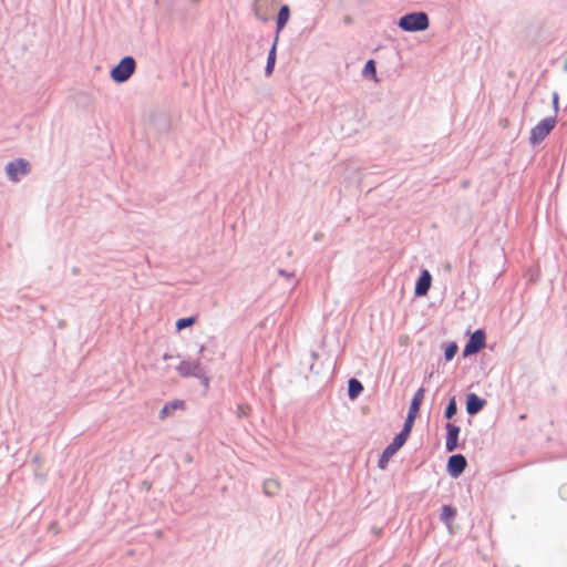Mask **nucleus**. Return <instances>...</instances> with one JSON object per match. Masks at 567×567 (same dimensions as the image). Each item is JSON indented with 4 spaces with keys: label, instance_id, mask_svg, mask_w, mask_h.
<instances>
[{
    "label": "nucleus",
    "instance_id": "1",
    "mask_svg": "<svg viewBox=\"0 0 567 567\" xmlns=\"http://www.w3.org/2000/svg\"><path fill=\"white\" fill-rule=\"evenodd\" d=\"M398 25L408 32L423 31L429 28V18L424 12H413L400 18Z\"/></svg>",
    "mask_w": 567,
    "mask_h": 567
},
{
    "label": "nucleus",
    "instance_id": "2",
    "mask_svg": "<svg viewBox=\"0 0 567 567\" xmlns=\"http://www.w3.org/2000/svg\"><path fill=\"white\" fill-rule=\"evenodd\" d=\"M135 61L131 56H125L111 71V78L117 83L125 82L135 71Z\"/></svg>",
    "mask_w": 567,
    "mask_h": 567
},
{
    "label": "nucleus",
    "instance_id": "3",
    "mask_svg": "<svg viewBox=\"0 0 567 567\" xmlns=\"http://www.w3.org/2000/svg\"><path fill=\"white\" fill-rule=\"evenodd\" d=\"M555 125V117L540 121L530 132V143L534 145L540 143L551 132Z\"/></svg>",
    "mask_w": 567,
    "mask_h": 567
},
{
    "label": "nucleus",
    "instance_id": "4",
    "mask_svg": "<svg viewBox=\"0 0 567 567\" xmlns=\"http://www.w3.org/2000/svg\"><path fill=\"white\" fill-rule=\"evenodd\" d=\"M278 4L277 0H255L254 10L256 17L261 21H268Z\"/></svg>",
    "mask_w": 567,
    "mask_h": 567
},
{
    "label": "nucleus",
    "instance_id": "5",
    "mask_svg": "<svg viewBox=\"0 0 567 567\" xmlns=\"http://www.w3.org/2000/svg\"><path fill=\"white\" fill-rule=\"evenodd\" d=\"M486 336L483 330H476L470 338L468 342L465 344L463 354L471 355L480 350L484 349L486 346Z\"/></svg>",
    "mask_w": 567,
    "mask_h": 567
},
{
    "label": "nucleus",
    "instance_id": "6",
    "mask_svg": "<svg viewBox=\"0 0 567 567\" xmlns=\"http://www.w3.org/2000/svg\"><path fill=\"white\" fill-rule=\"evenodd\" d=\"M29 172V164L27 161L19 158L7 165V174L9 178L17 182L20 176L25 175Z\"/></svg>",
    "mask_w": 567,
    "mask_h": 567
},
{
    "label": "nucleus",
    "instance_id": "7",
    "mask_svg": "<svg viewBox=\"0 0 567 567\" xmlns=\"http://www.w3.org/2000/svg\"><path fill=\"white\" fill-rule=\"evenodd\" d=\"M200 370V361L197 359L184 360L177 365V372L184 378L198 377Z\"/></svg>",
    "mask_w": 567,
    "mask_h": 567
},
{
    "label": "nucleus",
    "instance_id": "8",
    "mask_svg": "<svg viewBox=\"0 0 567 567\" xmlns=\"http://www.w3.org/2000/svg\"><path fill=\"white\" fill-rule=\"evenodd\" d=\"M405 444V441H403L401 437L395 436L390 445L385 447L383 451L380 460H379V467L385 468L389 460Z\"/></svg>",
    "mask_w": 567,
    "mask_h": 567
},
{
    "label": "nucleus",
    "instance_id": "9",
    "mask_svg": "<svg viewBox=\"0 0 567 567\" xmlns=\"http://www.w3.org/2000/svg\"><path fill=\"white\" fill-rule=\"evenodd\" d=\"M465 467H466V460L463 455L455 454L449 458L447 470L452 476H454V477L458 476L465 470Z\"/></svg>",
    "mask_w": 567,
    "mask_h": 567
},
{
    "label": "nucleus",
    "instance_id": "10",
    "mask_svg": "<svg viewBox=\"0 0 567 567\" xmlns=\"http://www.w3.org/2000/svg\"><path fill=\"white\" fill-rule=\"evenodd\" d=\"M446 430L447 435L445 446L449 452H453L457 447L460 427L452 423H447Z\"/></svg>",
    "mask_w": 567,
    "mask_h": 567
},
{
    "label": "nucleus",
    "instance_id": "11",
    "mask_svg": "<svg viewBox=\"0 0 567 567\" xmlns=\"http://www.w3.org/2000/svg\"><path fill=\"white\" fill-rule=\"evenodd\" d=\"M431 281H432V278H431V275L427 270H424L420 278L417 279L416 281V285H415V295L416 296H424L427 293L430 287H431Z\"/></svg>",
    "mask_w": 567,
    "mask_h": 567
},
{
    "label": "nucleus",
    "instance_id": "12",
    "mask_svg": "<svg viewBox=\"0 0 567 567\" xmlns=\"http://www.w3.org/2000/svg\"><path fill=\"white\" fill-rule=\"evenodd\" d=\"M484 400L480 399L476 394L471 393L466 399V411L468 414H476L483 409Z\"/></svg>",
    "mask_w": 567,
    "mask_h": 567
},
{
    "label": "nucleus",
    "instance_id": "13",
    "mask_svg": "<svg viewBox=\"0 0 567 567\" xmlns=\"http://www.w3.org/2000/svg\"><path fill=\"white\" fill-rule=\"evenodd\" d=\"M424 393H425L424 388H420L414 393V395L412 398V401H411V404H410L409 413L417 415V413L420 411V408H421V404H422V402L424 400Z\"/></svg>",
    "mask_w": 567,
    "mask_h": 567
},
{
    "label": "nucleus",
    "instance_id": "14",
    "mask_svg": "<svg viewBox=\"0 0 567 567\" xmlns=\"http://www.w3.org/2000/svg\"><path fill=\"white\" fill-rule=\"evenodd\" d=\"M185 409V402L182 400H175L166 405L163 406L159 413V417L163 420L167 417L168 415L173 414L175 410H184Z\"/></svg>",
    "mask_w": 567,
    "mask_h": 567
},
{
    "label": "nucleus",
    "instance_id": "15",
    "mask_svg": "<svg viewBox=\"0 0 567 567\" xmlns=\"http://www.w3.org/2000/svg\"><path fill=\"white\" fill-rule=\"evenodd\" d=\"M416 416L417 415L408 412V416H406L403 430L396 435L398 437H401L403 441L406 442V440L412 431V427H413Z\"/></svg>",
    "mask_w": 567,
    "mask_h": 567
},
{
    "label": "nucleus",
    "instance_id": "16",
    "mask_svg": "<svg viewBox=\"0 0 567 567\" xmlns=\"http://www.w3.org/2000/svg\"><path fill=\"white\" fill-rule=\"evenodd\" d=\"M290 18V9L288 6H282L277 17V32H280L287 24Z\"/></svg>",
    "mask_w": 567,
    "mask_h": 567
},
{
    "label": "nucleus",
    "instance_id": "17",
    "mask_svg": "<svg viewBox=\"0 0 567 567\" xmlns=\"http://www.w3.org/2000/svg\"><path fill=\"white\" fill-rule=\"evenodd\" d=\"M280 487V483L277 480H267L264 484V491L268 496L277 495Z\"/></svg>",
    "mask_w": 567,
    "mask_h": 567
},
{
    "label": "nucleus",
    "instance_id": "18",
    "mask_svg": "<svg viewBox=\"0 0 567 567\" xmlns=\"http://www.w3.org/2000/svg\"><path fill=\"white\" fill-rule=\"evenodd\" d=\"M363 391V386L360 381L357 379H351L349 381V390L348 394L350 399H355Z\"/></svg>",
    "mask_w": 567,
    "mask_h": 567
},
{
    "label": "nucleus",
    "instance_id": "19",
    "mask_svg": "<svg viewBox=\"0 0 567 567\" xmlns=\"http://www.w3.org/2000/svg\"><path fill=\"white\" fill-rule=\"evenodd\" d=\"M456 515V511L455 508H453L452 506L450 505H444L442 507V513H441V519L446 524V525H450L451 522L453 520V518L455 517Z\"/></svg>",
    "mask_w": 567,
    "mask_h": 567
},
{
    "label": "nucleus",
    "instance_id": "20",
    "mask_svg": "<svg viewBox=\"0 0 567 567\" xmlns=\"http://www.w3.org/2000/svg\"><path fill=\"white\" fill-rule=\"evenodd\" d=\"M276 63V44L272 45L268 59H267V66H266V73L269 75L272 72V69Z\"/></svg>",
    "mask_w": 567,
    "mask_h": 567
},
{
    "label": "nucleus",
    "instance_id": "21",
    "mask_svg": "<svg viewBox=\"0 0 567 567\" xmlns=\"http://www.w3.org/2000/svg\"><path fill=\"white\" fill-rule=\"evenodd\" d=\"M195 323V318L194 317H187V318H181L176 321L175 326H176V329L178 331H181L182 329L186 328V327H190Z\"/></svg>",
    "mask_w": 567,
    "mask_h": 567
},
{
    "label": "nucleus",
    "instance_id": "22",
    "mask_svg": "<svg viewBox=\"0 0 567 567\" xmlns=\"http://www.w3.org/2000/svg\"><path fill=\"white\" fill-rule=\"evenodd\" d=\"M456 411H457V405H456L455 399L453 398L450 400V402L446 406L445 416L447 419H452L456 414Z\"/></svg>",
    "mask_w": 567,
    "mask_h": 567
},
{
    "label": "nucleus",
    "instance_id": "23",
    "mask_svg": "<svg viewBox=\"0 0 567 567\" xmlns=\"http://www.w3.org/2000/svg\"><path fill=\"white\" fill-rule=\"evenodd\" d=\"M363 74L371 75L375 80L377 70H375V63L373 60H369L365 63L364 69H363Z\"/></svg>",
    "mask_w": 567,
    "mask_h": 567
},
{
    "label": "nucleus",
    "instance_id": "24",
    "mask_svg": "<svg viewBox=\"0 0 567 567\" xmlns=\"http://www.w3.org/2000/svg\"><path fill=\"white\" fill-rule=\"evenodd\" d=\"M456 352H457V346L455 343H451L445 349V352H444L445 359L447 361L452 360L454 358V355L456 354Z\"/></svg>",
    "mask_w": 567,
    "mask_h": 567
},
{
    "label": "nucleus",
    "instance_id": "25",
    "mask_svg": "<svg viewBox=\"0 0 567 567\" xmlns=\"http://www.w3.org/2000/svg\"><path fill=\"white\" fill-rule=\"evenodd\" d=\"M558 100H559L558 94H557V93H554V95H553V104H554V109H555L556 111H557V109H558Z\"/></svg>",
    "mask_w": 567,
    "mask_h": 567
}]
</instances>
